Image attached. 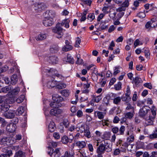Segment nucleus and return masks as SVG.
Instances as JSON below:
<instances>
[{"label": "nucleus", "mask_w": 157, "mask_h": 157, "mask_svg": "<svg viewBox=\"0 0 157 157\" xmlns=\"http://www.w3.org/2000/svg\"><path fill=\"white\" fill-rule=\"evenodd\" d=\"M70 22V21L68 19H65L63 20L61 23H58L56 25V27L53 29V32L57 35V36H56L57 38H61L63 35V29L61 26H63L65 25V27L66 28H68L69 27V23Z\"/></svg>", "instance_id": "f257e3e1"}, {"label": "nucleus", "mask_w": 157, "mask_h": 157, "mask_svg": "<svg viewBox=\"0 0 157 157\" xmlns=\"http://www.w3.org/2000/svg\"><path fill=\"white\" fill-rule=\"evenodd\" d=\"M125 130V128L124 125H122L119 128L115 126L112 128V131L114 134H117L119 135H124Z\"/></svg>", "instance_id": "f03ea898"}, {"label": "nucleus", "mask_w": 157, "mask_h": 157, "mask_svg": "<svg viewBox=\"0 0 157 157\" xmlns=\"http://www.w3.org/2000/svg\"><path fill=\"white\" fill-rule=\"evenodd\" d=\"M126 136H127V141L128 143L130 144L134 141L135 135L133 131L131 129L127 131Z\"/></svg>", "instance_id": "7ed1b4c3"}, {"label": "nucleus", "mask_w": 157, "mask_h": 157, "mask_svg": "<svg viewBox=\"0 0 157 157\" xmlns=\"http://www.w3.org/2000/svg\"><path fill=\"white\" fill-rule=\"evenodd\" d=\"M3 97H0V110L2 112H6L10 107L9 105L2 100Z\"/></svg>", "instance_id": "20e7f679"}, {"label": "nucleus", "mask_w": 157, "mask_h": 157, "mask_svg": "<svg viewBox=\"0 0 157 157\" xmlns=\"http://www.w3.org/2000/svg\"><path fill=\"white\" fill-rule=\"evenodd\" d=\"M150 108L147 106H144L140 110L139 116L142 117H144L147 115L148 111H150Z\"/></svg>", "instance_id": "39448f33"}, {"label": "nucleus", "mask_w": 157, "mask_h": 157, "mask_svg": "<svg viewBox=\"0 0 157 157\" xmlns=\"http://www.w3.org/2000/svg\"><path fill=\"white\" fill-rule=\"evenodd\" d=\"M129 4L128 0H125L121 4V6L117 9V11L122 12V11H125L126 8L128 7Z\"/></svg>", "instance_id": "423d86ee"}, {"label": "nucleus", "mask_w": 157, "mask_h": 157, "mask_svg": "<svg viewBox=\"0 0 157 157\" xmlns=\"http://www.w3.org/2000/svg\"><path fill=\"white\" fill-rule=\"evenodd\" d=\"M53 23V20L51 17L45 18V19L43 20V24L46 27L52 26Z\"/></svg>", "instance_id": "0eeeda50"}, {"label": "nucleus", "mask_w": 157, "mask_h": 157, "mask_svg": "<svg viewBox=\"0 0 157 157\" xmlns=\"http://www.w3.org/2000/svg\"><path fill=\"white\" fill-rule=\"evenodd\" d=\"M15 112L12 110H9L5 112L4 115L7 118L11 119L15 116Z\"/></svg>", "instance_id": "6e6552de"}, {"label": "nucleus", "mask_w": 157, "mask_h": 157, "mask_svg": "<svg viewBox=\"0 0 157 157\" xmlns=\"http://www.w3.org/2000/svg\"><path fill=\"white\" fill-rule=\"evenodd\" d=\"M46 7L45 4L43 3H36L35 4L34 9L38 11L44 10Z\"/></svg>", "instance_id": "1a4fd4ad"}, {"label": "nucleus", "mask_w": 157, "mask_h": 157, "mask_svg": "<svg viewBox=\"0 0 157 157\" xmlns=\"http://www.w3.org/2000/svg\"><path fill=\"white\" fill-rule=\"evenodd\" d=\"M50 151L48 152V154L51 156L54 153V149L51 148H50ZM60 155V153L59 151V148H57L56 149L54 152V157H59Z\"/></svg>", "instance_id": "9d476101"}, {"label": "nucleus", "mask_w": 157, "mask_h": 157, "mask_svg": "<svg viewBox=\"0 0 157 157\" xmlns=\"http://www.w3.org/2000/svg\"><path fill=\"white\" fill-rule=\"evenodd\" d=\"M16 127V125L13 123H10L7 125L6 129L9 132H13L15 131Z\"/></svg>", "instance_id": "9b49d317"}, {"label": "nucleus", "mask_w": 157, "mask_h": 157, "mask_svg": "<svg viewBox=\"0 0 157 157\" xmlns=\"http://www.w3.org/2000/svg\"><path fill=\"white\" fill-rule=\"evenodd\" d=\"M0 144L2 147H5L9 145L10 142L9 138L7 137H4L2 138L0 141Z\"/></svg>", "instance_id": "f8f14e48"}, {"label": "nucleus", "mask_w": 157, "mask_h": 157, "mask_svg": "<svg viewBox=\"0 0 157 157\" xmlns=\"http://www.w3.org/2000/svg\"><path fill=\"white\" fill-rule=\"evenodd\" d=\"M52 98L53 100L57 103H59L63 100V98L62 97L56 94H54L52 95Z\"/></svg>", "instance_id": "ddd939ff"}, {"label": "nucleus", "mask_w": 157, "mask_h": 157, "mask_svg": "<svg viewBox=\"0 0 157 157\" xmlns=\"http://www.w3.org/2000/svg\"><path fill=\"white\" fill-rule=\"evenodd\" d=\"M62 112V110L59 109L54 108L51 109L50 114L52 115L56 116V115L59 114Z\"/></svg>", "instance_id": "4468645a"}, {"label": "nucleus", "mask_w": 157, "mask_h": 157, "mask_svg": "<svg viewBox=\"0 0 157 157\" xmlns=\"http://www.w3.org/2000/svg\"><path fill=\"white\" fill-rule=\"evenodd\" d=\"M75 145L79 149H81L84 148L86 146V144L85 141H77L76 142Z\"/></svg>", "instance_id": "2eb2a0df"}, {"label": "nucleus", "mask_w": 157, "mask_h": 157, "mask_svg": "<svg viewBox=\"0 0 157 157\" xmlns=\"http://www.w3.org/2000/svg\"><path fill=\"white\" fill-rule=\"evenodd\" d=\"M75 129L78 132H79L81 133L84 132L86 129L85 128L84 124L81 123L78 124L77 125V126Z\"/></svg>", "instance_id": "dca6fc26"}, {"label": "nucleus", "mask_w": 157, "mask_h": 157, "mask_svg": "<svg viewBox=\"0 0 157 157\" xmlns=\"http://www.w3.org/2000/svg\"><path fill=\"white\" fill-rule=\"evenodd\" d=\"M104 148V144H101L97 148V153H104L105 151Z\"/></svg>", "instance_id": "f3484780"}, {"label": "nucleus", "mask_w": 157, "mask_h": 157, "mask_svg": "<svg viewBox=\"0 0 157 157\" xmlns=\"http://www.w3.org/2000/svg\"><path fill=\"white\" fill-rule=\"evenodd\" d=\"M57 84V82L56 81L52 80L48 82L47 84V86L49 88H52L55 86Z\"/></svg>", "instance_id": "a211bd4d"}, {"label": "nucleus", "mask_w": 157, "mask_h": 157, "mask_svg": "<svg viewBox=\"0 0 157 157\" xmlns=\"http://www.w3.org/2000/svg\"><path fill=\"white\" fill-rule=\"evenodd\" d=\"M25 110V108L24 107L22 106L20 107L15 112V113L17 115H21L24 112Z\"/></svg>", "instance_id": "6ab92c4d"}, {"label": "nucleus", "mask_w": 157, "mask_h": 157, "mask_svg": "<svg viewBox=\"0 0 157 157\" xmlns=\"http://www.w3.org/2000/svg\"><path fill=\"white\" fill-rule=\"evenodd\" d=\"M11 83L13 85L16 84L18 81L17 76L16 75H13L11 77Z\"/></svg>", "instance_id": "aec40b11"}, {"label": "nucleus", "mask_w": 157, "mask_h": 157, "mask_svg": "<svg viewBox=\"0 0 157 157\" xmlns=\"http://www.w3.org/2000/svg\"><path fill=\"white\" fill-rule=\"evenodd\" d=\"M46 38L45 34L40 33L36 37V39L37 41L42 40L45 39Z\"/></svg>", "instance_id": "412c9836"}, {"label": "nucleus", "mask_w": 157, "mask_h": 157, "mask_svg": "<svg viewBox=\"0 0 157 157\" xmlns=\"http://www.w3.org/2000/svg\"><path fill=\"white\" fill-rule=\"evenodd\" d=\"M131 98L130 96H127L125 94V95H123L121 98L122 100L123 101L125 102L126 103L129 102L131 100Z\"/></svg>", "instance_id": "4be33fe9"}, {"label": "nucleus", "mask_w": 157, "mask_h": 157, "mask_svg": "<svg viewBox=\"0 0 157 157\" xmlns=\"http://www.w3.org/2000/svg\"><path fill=\"white\" fill-rule=\"evenodd\" d=\"M153 120L154 117H152L151 116L149 115L148 118L146 119L145 123L148 125H151L153 124Z\"/></svg>", "instance_id": "5701e85b"}, {"label": "nucleus", "mask_w": 157, "mask_h": 157, "mask_svg": "<svg viewBox=\"0 0 157 157\" xmlns=\"http://www.w3.org/2000/svg\"><path fill=\"white\" fill-rule=\"evenodd\" d=\"M104 146L105 151L107 152H109L112 151V146L109 144L108 143L105 144H104Z\"/></svg>", "instance_id": "b1692460"}, {"label": "nucleus", "mask_w": 157, "mask_h": 157, "mask_svg": "<svg viewBox=\"0 0 157 157\" xmlns=\"http://www.w3.org/2000/svg\"><path fill=\"white\" fill-rule=\"evenodd\" d=\"M84 135L88 139L91 138L92 137V134H91L88 128H86L85 130L84 131Z\"/></svg>", "instance_id": "393cba45"}, {"label": "nucleus", "mask_w": 157, "mask_h": 157, "mask_svg": "<svg viewBox=\"0 0 157 157\" xmlns=\"http://www.w3.org/2000/svg\"><path fill=\"white\" fill-rule=\"evenodd\" d=\"M49 131L51 132H53L55 130V124L53 121L50 122L48 125Z\"/></svg>", "instance_id": "a878e982"}, {"label": "nucleus", "mask_w": 157, "mask_h": 157, "mask_svg": "<svg viewBox=\"0 0 157 157\" xmlns=\"http://www.w3.org/2000/svg\"><path fill=\"white\" fill-rule=\"evenodd\" d=\"M134 111H131L130 112L127 113L125 114V117L127 118L131 119L134 114Z\"/></svg>", "instance_id": "bb28decb"}, {"label": "nucleus", "mask_w": 157, "mask_h": 157, "mask_svg": "<svg viewBox=\"0 0 157 157\" xmlns=\"http://www.w3.org/2000/svg\"><path fill=\"white\" fill-rule=\"evenodd\" d=\"M49 59L53 63H56L58 62V59L56 56H52L49 57Z\"/></svg>", "instance_id": "cd10ccee"}, {"label": "nucleus", "mask_w": 157, "mask_h": 157, "mask_svg": "<svg viewBox=\"0 0 157 157\" xmlns=\"http://www.w3.org/2000/svg\"><path fill=\"white\" fill-rule=\"evenodd\" d=\"M59 47L57 45H54L50 49L51 52L52 53H56L59 51Z\"/></svg>", "instance_id": "c85d7f7f"}, {"label": "nucleus", "mask_w": 157, "mask_h": 157, "mask_svg": "<svg viewBox=\"0 0 157 157\" xmlns=\"http://www.w3.org/2000/svg\"><path fill=\"white\" fill-rule=\"evenodd\" d=\"M73 48L72 46L70 45H65L62 48V50L65 52H67L70 50H71Z\"/></svg>", "instance_id": "c756f323"}, {"label": "nucleus", "mask_w": 157, "mask_h": 157, "mask_svg": "<svg viewBox=\"0 0 157 157\" xmlns=\"http://www.w3.org/2000/svg\"><path fill=\"white\" fill-rule=\"evenodd\" d=\"M62 142L64 144H66L68 142L70 143V140L69 138L66 136H63L62 138Z\"/></svg>", "instance_id": "7c9ffc66"}, {"label": "nucleus", "mask_w": 157, "mask_h": 157, "mask_svg": "<svg viewBox=\"0 0 157 157\" xmlns=\"http://www.w3.org/2000/svg\"><path fill=\"white\" fill-rule=\"evenodd\" d=\"M66 62L71 63H74V60L70 55H68L67 56Z\"/></svg>", "instance_id": "2f4dec72"}, {"label": "nucleus", "mask_w": 157, "mask_h": 157, "mask_svg": "<svg viewBox=\"0 0 157 157\" xmlns=\"http://www.w3.org/2000/svg\"><path fill=\"white\" fill-rule=\"evenodd\" d=\"M11 89L10 86H6L5 87H3L1 89V91L3 93H6L8 91H9Z\"/></svg>", "instance_id": "473e14b6"}, {"label": "nucleus", "mask_w": 157, "mask_h": 157, "mask_svg": "<svg viewBox=\"0 0 157 157\" xmlns=\"http://www.w3.org/2000/svg\"><path fill=\"white\" fill-rule=\"evenodd\" d=\"M94 114L95 115L97 114L98 118L100 119H101L104 118V115L103 114V113L102 112L96 111L95 112Z\"/></svg>", "instance_id": "72a5a7b5"}, {"label": "nucleus", "mask_w": 157, "mask_h": 157, "mask_svg": "<svg viewBox=\"0 0 157 157\" xmlns=\"http://www.w3.org/2000/svg\"><path fill=\"white\" fill-rule=\"evenodd\" d=\"M20 90V89L19 87H16L11 91V93L13 95H16L19 93Z\"/></svg>", "instance_id": "f704fd0d"}, {"label": "nucleus", "mask_w": 157, "mask_h": 157, "mask_svg": "<svg viewBox=\"0 0 157 157\" xmlns=\"http://www.w3.org/2000/svg\"><path fill=\"white\" fill-rule=\"evenodd\" d=\"M122 84L120 82H119L117 84L114 85V89L116 90H119L121 89Z\"/></svg>", "instance_id": "c9c22d12"}, {"label": "nucleus", "mask_w": 157, "mask_h": 157, "mask_svg": "<svg viewBox=\"0 0 157 157\" xmlns=\"http://www.w3.org/2000/svg\"><path fill=\"white\" fill-rule=\"evenodd\" d=\"M61 94L62 95L66 97H68L69 94V90H63L61 92Z\"/></svg>", "instance_id": "e433bc0d"}, {"label": "nucleus", "mask_w": 157, "mask_h": 157, "mask_svg": "<svg viewBox=\"0 0 157 157\" xmlns=\"http://www.w3.org/2000/svg\"><path fill=\"white\" fill-rule=\"evenodd\" d=\"M149 137L150 139H152L157 138V130L154 131L152 134L149 136Z\"/></svg>", "instance_id": "4c0bfd02"}, {"label": "nucleus", "mask_w": 157, "mask_h": 157, "mask_svg": "<svg viewBox=\"0 0 157 157\" xmlns=\"http://www.w3.org/2000/svg\"><path fill=\"white\" fill-rule=\"evenodd\" d=\"M93 98L95 102L98 103L102 99V97H101V95H100L96 97H95V96H94Z\"/></svg>", "instance_id": "58836bf2"}, {"label": "nucleus", "mask_w": 157, "mask_h": 157, "mask_svg": "<svg viewBox=\"0 0 157 157\" xmlns=\"http://www.w3.org/2000/svg\"><path fill=\"white\" fill-rule=\"evenodd\" d=\"M108 28V26L105 25V23L102 22L99 26V30L100 31L103 30Z\"/></svg>", "instance_id": "ea45409f"}, {"label": "nucleus", "mask_w": 157, "mask_h": 157, "mask_svg": "<svg viewBox=\"0 0 157 157\" xmlns=\"http://www.w3.org/2000/svg\"><path fill=\"white\" fill-rule=\"evenodd\" d=\"M14 157H25V155L22 151H19L16 153Z\"/></svg>", "instance_id": "a19ab883"}, {"label": "nucleus", "mask_w": 157, "mask_h": 157, "mask_svg": "<svg viewBox=\"0 0 157 157\" xmlns=\"http://www.w3.org/2000/svg\"><path fill=\"white\" fill-rule=\"evenodd\" d=\"M121 98L120 97H117L113 100V103L116 105H117L121 101Z\"/></svg>", "instance_id": "79ce46f5"}, {"label": "nucleus", "mask_w": 157, "mask_h": 157, "mask_svg": "<svg viewBox=\"0 0 157 157\" xmlns=\"http://www.w3.org/2000/svg\"><path fill=\"white\" fill-rule=\"evenodd\" d=\"M80 57L79 55H77V60L75 62L76 64H81L83 63V60L82 59H80Z\"/></svg>", "instance_id": "37998d69"}, {"label": "nucleus", "mask_w": 157, "mask_h": 157, "mask_svg": "<svg viewBox=\"0 0 157 157\" xmlns=\"http://www.w3.org/2000/svg\"><path fill=\"white\" fill-rule=\"evenodd\" d=\"M24 98L25 96L24 95H21L17 99L16 101L18 103H20L23 101Z\"/></svg>", "instance_id": "c03bdc74"}, {"label": "nucleus", "mask_w": 157, "mask_h": 157, "mask_svg": "<svg viewBox=\"0 0 157 157\" xmlns=\"http://www.w3.org/2000/svg\"><path fill=\"white\" fill-rule=\"evenodd\" d=\"M157 25H155V26L152 25V23H151V21H149L147 22L146 24L145 25V26L146 28L149 29L150 27H155Z\"/></svg>", "instance_id": "a18cd8bd"}, {"label": "nucleus", "mask_w": 157, "mask_h": 157, "mask_svg": "<svg viewBox=\"0 0 157 157\" xmlns=\"http://www.w3.org/2000/svg\"><path fill=\"white\" fill-rule=\"evenodd\" d=\"M142 81L141 79L138 77H136L134 80V83L136 85H138Z\"/></svg>", "instance_id": "49530a36"}, {"label": "nucleus", "mask_w": 157, "mask_h": 157, "mask_svg": "<svg viewBox=\"0 0 157 157\" xmlns=\"http://www.w3.org/2000/svg\"><path fill=\"white\" fill-rule=\"evenodd\" d=\"M110 99V97L109 96H106L103 100V102L106 105H108L109 103V101Z\"/></svg>", "instance_id": "de8ad7c7"}, {"label": "nucleus", "mask_w": 157, "mask_h": 157, "mask_svg": "<svg viewBox=\"0 0 157 157\" xmlns=\"http://www.w3.org/2000/svg\"><path fill=\"white\" fill-rule=\"evenodd\" d=\"M56 86V87L57 88L60 89L65 88L66 86L65 84L62 83H59L58 85L57 84Z\"/></svg>", "instance_id": "09e8293b"}, {"label": "nucleus", "mask_w": 157, "mask_h": 157, "mask_svg": "<svg viewBox=\"0 0 157 157\" xmlns=\"http://www.w3.org/2000/svg\"><path fill=\"white\" fill-rule=\"evenodd\" d=\"M117 13L116 12H114L113 13H111L110 12L109 14V16L111 18H112L113 20H115V17L116 16Z\"/></svg>", "instance_id": "8fccbe9b"}, {"label": "nucleus", "mask_w": 157, "mask_h": 157, "mask_svg": "<svg viewBox=\"0 0 157 157\" xmlns=\"http://www.w3.org/2000/svg\"><path fill=\"white\" fill-rule=\"evenodd\" d=\"M81 42V39L78 37L77 38L76 43H75V47H79V45L80 44V43Z\"/></svg>", "instance_id": "3c124183"}, {"label": "nucleus", "mask_w": 157, "mask_h": 157, "mask_svg": "<svg viewBox=\"0 0 157 157\" xmlns=\"http://www.w3.org/2000/svg\"><path fill=\"white\" fill-rule=\"evenodd\" d=\"M63 124L66 128H67L69 125V122L67 119H65L63 121Z\"/></svg>", "instance_id": "603ef678"}, {"label": "nucleus", "mask_w": 157, "mask_h": 157, "mask_svg": "<svg viewBox=\"0 0 157 157\" xmlns=\"http://www.w3.org/2000/svg\"><path fill=\"white\" fill-rule=\"evenodd\" d=\"M48 14L50 16L49 17L52 18V17H54L56 15V13L52 10H49L48 12Z\"/></svg>", "instance_id": "864d4df0"}, {"label": "nucleus", "mask_w": 157, "mask_h": 157, "mask_svg": "<svg viewBox=\"0 0 157 157\" xmlns=\"http://www.w3.org/2000/svg\"><path fill=\"white\" fill-rule=\"evenodd\" d=\"M142 43H140V41L138 39H136L135 40L134 42V47L135 48H136V47L138 46L139 45H142Z\"/></svg>", "instance_id": "5fc2aeb1"}, {"label": "nucleus", "mask_w": 157, "mask_h": 157, "mask_svg": "<svg viewBox=\"0 0 157 157\" xmlns=\"http://www.w3.org/2000/svg\"><path fill=\"white\" fill-rule=\"evenodd\" d=\"M137 15L140 18H144L146 16L145 13L142 12H139Z\"/></svg>", "instance_id": "6e6d98bb"}, {"label": "nucleus", "mask_w": 157, "mask_h": 157, "mask_svg": "<svg viewBox=\"0 0 157 157\" xmlns=\"http://www.w3.org/2000/svg\"><path fill=\"white\" fill-rule=\"evenodd\" d=\"M144 86L150 89H151L152 88V86L150 83H146L144 84Z\"/></svg>", "instance_id": "4d7b16f0"}, {"label": "nucleus", "mask_w": 157, "mask_h": 157, "mask_svg": "<svg viewBox=\"0 0 157 157\" xmlns=\"http://www.w3.org/2000/svg\"><path fill=\"white\" fill-rule=\"evenodd\" d=\"M8 68L7 66H5L2 67H0V73L6 71Z\"/></svg>", "instance_id": "13d9d810"}, {"label": "nucleus", "mask_w": 157, "mask_h": 157, "mask_svg": "<svg viewBox=\"0 0 157 157\" xmlns=\"http://www.w3.org/2000/svg\"><path fill=\"white\" fill-rule=\"evenodd\" d=\"M126 109L127 110H131V111H134V108L132 106V105L129 104H127V106L126 108Z\"/></svg>", "instance_id": "bf43d9fd"}, {"label": "nucleus", "mask_w": 157, "mask_h": 157, "mask_svg": "<svg viewBox=\"0 0 157 157\" xmlns=\"http://www.w3.org/2000/svg\"><path fill=\"white\" fill-rule=\"evenodd\" d=\"M58 103L54 101L50 104V106L53 108H56L57 107Z\"/></svg>", "instance_id": "052dcab7"}, {"label": "nucleus", "mask_w": 157, "mask_h": 157, "mask_svg": "<svg viewBox=\"0 0 157 157\" xmlns=\"http://www.w3.org/2000/svg\"><path fill=\"white\" fill-rule=\"evenodd\" d=\"M88 148L90 152L94 151V148L92 145L91 144H89L87 145Z\"/></svg>", "instance_id": "680f3d73"}, {"label": "nucleus", "mask_w": 157, "mask_h": 157, "mask_svg": "<svg viewBox=\"0 0 157 157\" xmlns=\"http://www.w3.org/2000/svg\"><path fill=\"white\" fill-rule=\"evenodd\" d=\"M119 13L117 14V16L118 20H120V19L123 16L124 13V12H118Z\"/></svg>", "instance_id": "e2e57ef3"}, {"label": "nucleus", "mask_w": 157, "mask_h": 157, "mask_svg": "<svg viewBox=\"0 0 157 157\" xmlns=\"http://www.w3.org/2000/svg\"><path fill=\"white\" fill-rule=\"evenodd\" d=\"M119 69V67H115V69L114 70V72L113 73V75H116L118 73L120 72V71Z\"/></svg>", "instance_id": "0e129e2a"}, {"label": "nucleus", "mask_w": 157, "mask_h": 157, "mask_svg": "<svg viewBox=\"0 0 157 157\" xmlns=\"http://www.w3.org/2000/svg\"><path fill=\"white\" fill-rule=\"evenodd\" d=\"M88 19L90 18V20H93L95 18V16L94 13H90L89 14L88 17Z\"/></svg>", "instance_id": "69168bd1"}, {"label": "nucleus", "mask_w": 157, "mask_h": 157, "mask_svg": "<svg viewBox=\"0 0 157 157\" xmlns=\"http://www.w3.org/2000/svg\"><path fill=\"white\" fill-rule=\"evenodd\" d=\"M18 121L19 120L18 118L17 117H15L12 120V122L11 123H13L14 124L16 125V124L18 123Z\"/></svg>", "instance_id": "338daca9"}, {"label": "nucleus", "mask_w": 157, "mask_h": 157, "mask_svg": "<svg viewBox=\"0 0 157 157\" xmlns=\"http://www.w3.org/2000/svg\"><path fill=\"white\" fill-rule=\"evenodd\" d=\"M76 115L78 117H81L83 116V113L81 110H79L78 111Z\"/></svg>", "instance_id": "774afa93"}]
</instances>
